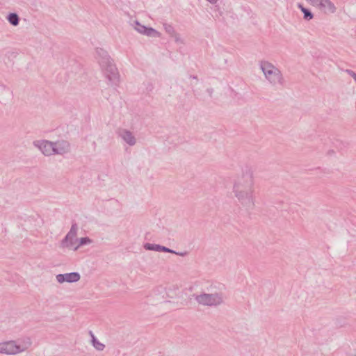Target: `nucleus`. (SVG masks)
<instances>
[{
    "mask_svg": "<svg viewBox=\"0 0 356 356\" xmlns=\"http://www.w3.org/2000/svg\"><path fill=\"white\" fill-rule=\"evenodd\" d=\"M157 292H159V293L161 296V298L163 299V301L161 302V303L167 302L165 300L167 297H172V295L170 294L171 291H167L166 287L163 286H159L157 287Z\"/></svg>",
    "mask_w": 356,
    "mask_h": 356,
    "instance_id": "nucleus-9",
    "label": "nucleus"
},
{
    "mask_svg": "<svg viewBox=\"0 0 356 356\" xmlns=\"http://www.w3.org/2000/svg\"><path fill=\"white\" fill-rule=\"evenodd\" d=\"M123 138L126 140L129 144L132 145L134 143V138L131 136V134L128 131H124L123 134Z\"/></svg>",
    "mask_w": 356,
    "mask_h": 356,
    "instance_id": "nucleus-14",
    "label": "nucleus"
},
{
    "mask_svg": "<svg viewBox=\"0 0 356 356\" xmlns=\"http://www.w3.org/2000/svg\"><path fill=\"white\" fill-rule=\"evenodd\" d=\"M91 337V339H90V342L92 343V345L93 346V347L97 350H103L104 348H105V345L104 343L99 341L95 335H90Z\"/></svg>",
    "mask_w": 356,
    "mask_h": 356,
    "instance_id": "nucleus-8",
    "label": "nucleus"
},
{
    "mask_svg": "<svg viewBox=\"0 0 356 356\" xmlns=\"http://www.w3.org/2000/svg\"><path fill=\"white\" fill-rule=\"evenodd\" d=\"M265 79L274 87H283L285 84V79L281 70L275 65L267 60H262L259 63Z\"/></svg>",
    "mask_w": 356,
    "mask_h": 356,
    "instance_id": "nucleus-2",
    "label": "nucleus"
},
{
    "mask_svg": "<svg viewBox=\"0 0 356 356\" xmlns=\"http://www.w3.org/2000/svg\"><path fill=\"white\" fill-rule=\"evenodd\" d=\"M80 279V275L77 273H70L64 275L60 274L56 276V280L59 283L64 282H77Z\"/></svg>",
    "mask_w": 356,
    "mask_h": 356,
    "instance_id": "nucleus-7",
    "label": "nucleus"
},
{
    "mask_svg": "<svg viewBox=\"0 0 356 356\" xmlns=\"http://www.w3.org/2000/svg\"><path fill=\"white\" fill-rule=\"evenodd\" d=\"M145 248L147 250H154V245H150L148 243L145 245Z\"/></svg>",
    "mask_w": 356,
    "mask_h": 356,
    "instance_id": "nucleus-23",
    "label": "nucleus"
},
{
    "mask_svg": "<svg viewBox=\"0 0 356 356\" xmlns=\"http://www.w3.org/2000/svg\"><path fill=\"white\" fill-rule=\"evenodd\" d=\"M255 181L252 172H244L233 181L232 192L240 204L246 210L255 205Z\"/></svg>",
    "mask_w": 356,
    "mask_h": 356,
    "instance_id": "nucleus-1",
    "label": "nucleus"
},
{
    "mask_svg": "<svg viewBox=\"0 0 356 356\" xmlns=\"http://www.w3.org/2000/svg\"><path fill=\"white\" fill-rule=\"evenodd\" d=\"M346 72L348 75H350L352 78L356 76V73L351 70H346Z\"/></svg>",
    "mask_w": 356,
    "mask_h": 356,
    "instance_id": "nucleus-20",
    "label": "nucleus"
},
{
    "mask_svg": "<svg viewBox=\"0 0 356 356\" xmlns=\"http://www.w3.org/2000/svg\"><path fill=\"white\" fill-rule=\"evenodd\" d=\"M90 240L88 238H82L81 239V244H85L86 243H90Z\"/></svg>",
    "mask_w": 356,
    "mask_h": 356,
    "instance_id": "nucleus-21",
    "label": "nucleus"
},
{
    "mask_svg": "<svg viewBox=\"0 0 356 356\" xmlns=\"http://www.w3.org/2000/svg\"><path fill=\"white\" fill-rule=\"evenodd\" d=\"M157 252H170V253L175 252L174 250H170L168 248H166L165 246L158 245V244H157Z\"/></svg>",
    "mask_w": 356,
    "mask_h": 356,
    "instance_id": "nucleus-17",
    "label": "nucleus"
},
{
    "mask_svg": "<svg viewBox=\"0 0 356 356\" xmlns=\"http://www.w3.org/2000/svg\"><path fill=\"white\" fill-rule=\"evenodd\" d=\"M76 227L73 226L70 230V232L68 233V234L66 236V241H69L72 239L74 237L76 236Z\"/></svg>",
    "mask_w": 356,
    "mask_h": 356,
    "instance_id": "nucleus-16",
    "label": "nucleus"
},
{
    "mask_svg": "<svg viewBox=\"0 0 356 356\" xmlns=\"http://www.w3.org/2000/svg\"><path fill=\"white\" fill-rule=\"evenodd\" d=\"M298 8L303 13V14H304V19L305 20L309 21V20L312 19L314 17V15L312 13V12L309 9L305 8L302 4H298Z\"/></svg>",
    "mask_w": 356,
    "mask_h": 356,
    "instance_id": "nucleus-10",
    "label": "nucleus"
},
{
    "mask_svg": "<svg viewBox=\"0 0 356 356\" xmlns=\"http://www.w3.org/2000/svg\"><path fill=\"white\" fill-rule=\"evenodd\" d=\"M355 356H356V354L355 355Z\"/></svg>",
    "mask_w": 356,
    "mask_h": 356,
    "instance_id": "nucleus-26",
    "label": "nucleus"
},
{
    "mask_svg": "<svg viewBox=\"0 0 356 356\" xmlns=\"http://www.w3.org/2000/svg\"><path fill=\"white\" fill-rule=\"evenodd\" d=\"M156 34H157V37H158L159 35V33L157 31Z\"/></svg>",
    "mask_w": 356,
    "mask_h": 356,
    "instance_id": "nucleus-25",
    "label": "nucleus"
},
{
    "mask_svg": "<svg viewBox=\"0 0 356 356\" xmlns=\"http://www.w3.org/2000/svg\"><path fill=\"white\" fill-rule=\"evenodd\" d=\"M136 29L138 32L147 34V35H152L154 34V29H147V28L145 27L144 26H142L140 24H138Z\"/></svg>",
    "mask_w": 356,
    "mask_h": 356,
    "instance_id": "nucleus-11",
    "label": "nucleus"
},
{
    "mask_svg": "<svg viewBox=\"0 0 356 356\" xmlns=\"http://www.w3.org/2000/svg\"><path fill=\"white\" fill-rule=\"evenodd\" d=\"M346 72L348 75H350L352 78L356 76V73L351 70H346Z\"/></svg>",
    "mask_w": 356,
    "mask_h": 356,
    "instance_id": "nucleus-19",
    "label": "nucleus"
},
{
    "mask_svg": "<svg viewBox=\"0 0 356 356\" xmlns=\"http://www.w3.org/2000/svg\"><path fill=\"white\" fill-rule=\"evenodd\" d=\"M308 3H309L312 6L317 8L320 2L323 1V0H306Z\"/></svg>",
    "mask_w": 356,
    "mask_h": 356,
    "instance_id": "nucleus-18",
    "label": "nucleus"
},
{
    "mask_svg": "<svg viewBox=\"0 0 356 356\" xmlns=\"http://www.w3.org/2000/svg\"><path fill=\"white\" fill-rule=\"evenodd\" d=\"M173 254H175L177 255H179V256H181V257H184L187 254V252H172Z\"/></svg>",
    "mask_w": 356,
    "mask_h": 356,
    "instance_id": "nucleus-22",
    "label": "nucleus"
},
{
    "mask_svg": "<svg viewBox=\"0 0 356 356\" xmlns=\"http://www.w3.org/2000/svg\"><path fill=\"white\" fill-rule=\"evenodd\" d=\"M165 31L170 35L172 36L176 33L174 27L171 24L164 23L163 24Z\"/></svg>",
    "mask_w": 356,
    "mask_h": 356,
    "instance_id": "nucleus-13",
    "label": "nucleus"
},
{
    "mask_svg": "<svg viewBox=\"0 0 356 356\" xmlns=\"http://www.w3.org/2000/svg\"><path fill=\"white\" fill-rule=\"evenodd\" d=\"M68 145L65 143H60L55 145L49 142H42L40 146L42 152L45 155H51L54 153L62 154L66 151Z\"/></svg>",
    "mask_w": 356,
    "mask_h": 356,
    "instance_id": "nucleus-5",
    "label": "nucleus"
},
{
    "mask_svg": "<svg viewBox=\"0 0 356 356\" xmlns=\"http://www.w3.org/2000/svg\"><path fill=\"white\" fill-rule=\"evenodd\" d=\"M172 38H174V40L177 45L185 44V39L181 35V34L176 32Z\"/></svg>",
    "mask_w": 356,
    "mask_h": 356,
    "instance_id": "nucleus-12",
    "label": "nucleus"
},
{
    "mask_svg": "<svg viewBox=\"0 0 356 356\" xmlns=\"http://www.w3.org/2000/svg\"><path fill=\"white\" fill-rule=\"evenodd\" d=\"M10 24L16 26L18 24V17L15 14H10L8 17Z\"/></svg>",
    "mask_w": 356,
    "mask_h": 356,
    "instance_id": "nucleus-15",
    "label": "nucleus"
},
{
    "mask_svg": "<svg viewBox=\"0 0 356 356\" xmlns=\"http://www.w3.org/2000/svg\"><path fill=\"white\" fill-rule=\"evenodd\" d=\"M317 8L327 15L333 14L337 10L335 5L330 0H323Z\"/></svg>",
    "mask_w": 356,
    "mask_h": 356,
    "instance_id": "nucleus-6",
    "label": "nucleus"
},
{
    "mask_svg": "<svg viewBox=\"0 0 356 356\" xmlns=\"http://www.w3.org/2000/svg\"><path fill=\"white\" fill-rule=\"evenodd\" d=\"M211 4L215 5L217 3L218 0H207Z\"/></svg>",
    "mask_w": 356,
    "mask_h": 356,
    "instance_id": "nucleus-24",
    "label": "nucleus"
},
{
    "mask_svg": "<svg viewBox=\"0 0 356 356\" xmlns=\"http://www.w3.org/2000/svg\"><path fill=\"white\" fill-rule=\"evenodd\" d=\"M32 343L28 337L23 340L8 341L0 343V353L6 355H16L26 350Z\"/></svg>",
    "mask_w": 356,
    "mask_h": 356,
    "instance_id": "nucleus-3",
    "label": "nucleus"
},
{
    "mask_svg": "<svg viewBox=\"0 0 356 356\" xmlns=\"http://www.w3.org/2000/svg\"><path fill=\"white\" fill-rule=\"evenodd\" d=\"M195 301L200 305L216 307L224 302L225 296L222 292H202L193 295Z\"/></svg>",
    "mask_w": 356,
    "mask_h": 356,
    "instance_id": "nucleus-4",
    "label": "nucleus"
}]
</instances>
